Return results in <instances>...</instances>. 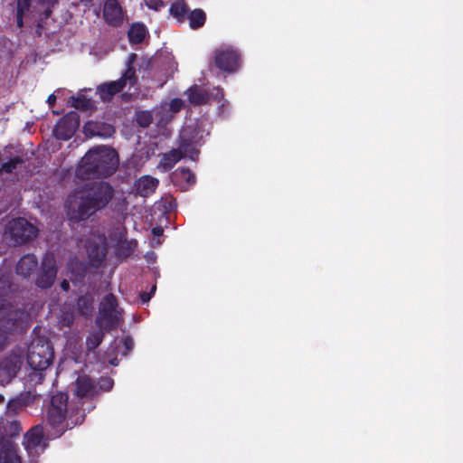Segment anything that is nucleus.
Instances as JSON below:
<instances>
[{
    "instance_id": "4468645a",
    "label": "nucleus",
    "mask_w": 463,
    "mask_h": 463,
    "mask_svg": "<svg viewBox=\"0 0 463 463\" xmlns=\"http://www.w3.org/2000/svg\"><path fill=\"white\" fill-rule=\"evenodd\" d=\"M103 19L107 24L113 27H118L123 24L124 12L118 0L105 1Z\"/></svg>"
},
{
    "instance_id": "0eeeda50",
    "label": "nucleus",
    "mask_w": 463,
    "mask_h": 463,
    "mask_svg": "<svg viewBox=\"0 0 463 463\" xmlns=\"http://www.w3.org/2000/svg\"><path fill=\"white\" fill-rule=\"evenodd\" d=\"M6 233L14 245H24L37 236L38 229L26 219L16 218L6 224Z\"/></svg>"
},
{
    "instance_id": "bb28decb",
    "label": "nucleus",
    "mask_w": 463,
    "mask_h": 463,
    "mask_svg": "<svg viewBox=\"0 0 463 463\" xmlns=\"http://www.w3.org/2000/svg\"><path fill=\"white\" fill-rule=\"evenodd\" d=\"M137 245V241H128L127 239H123L122 237H120L116 248V254L119 259H128L133 254Z\"/></svg>"
},
{
    "instance_id": "c03bdc74",
    "label": "nucleus",
    "mask_w": 463,
    "mask_h": 463,
    "mask_svg": "<svg viewBox=\"0 0 463 463\" xmlns=\"http://www.w3.org/2000/svg\"><path fill=\"white\" fill-rule=\"evenodd\" d=\"M163 229L161 227H155L152 229V233L155 236H161L163 234Z\"/></svg>"
},
{
    "instance_id": "72a5a7b5",
    "label": "nucleus",
    "mask_w": 463,
    "mask_h": 463,
    "mask_svg": "<svg viewBox=\"0 0 463 463\" xmlns=\"http://www.w3.org/2000/svg\"><path fill=\"white\" fill-rule=\"evenodd\" d=\"M175 175L180 180L185 181L188 185H194L196 183V176L189 168H178Z\"/></svg>"
},
{
    "instance_id": "6e6552de",
    "label": "nucleus",
    "mask_w": 463,
    "mask_h": 463,
    "mask_svg": "<svg viewBox=\"0 0 463 463\" xmlns=\"http://www.w3.org/2000/svg\"><path fill=\"white\" fill-rule=\"evenodd\" d=\"M203 145V130L195 126H184L180 130L178 146L191 159L197 156V146Z\"/></svg>"
},
{
    "instance_id": "7ed1b4c3",
    "label": "nucleus",
    "mask_w": 463,
    "mask_h": 463,
    "mask_svg": "<svg viewBox=\"0 0 463 463\" xmlns=\"http://www.w3.org/2000/svg\"><path fill=\"white\" fill-rule=\"evenodd\" d=\"M118 156L115 149L99 146L90 150L76 168L80 179L106 178L118 169Z\"/></svg>"
},
{
    "instance_id": "4c0bfd02",
    "label": "nucleus",
    "mask_w": 463,
    "mask_h": 463,
    "mask_svg": "<svg viewBox=\"0 0 463 463\" xmlns=\"http://www.w3.org/2000/svg\"><path fill=\"white\" fill-rule=\"evenodd\" d=\"M184 106V102L182 99L175 98L170 101L169 109L172 112H179Z\"/></svg>"
},
{
    "instance_id": "9d476101",
    "label": "nucleus",
    "mask_w": 463,
    "mask_h": 463,
    "mask_svg": "<svg viewBox=\"0 0 463 463\" xmlns=\"http://www.w3.org/2000/svg\"><path fill=\"white\" fill-rule=\"evenodd\" d=\"M58 268L53 253L46 252L43 258L40 271L35 279V285L42 289L52 287L57 277Z\"/></svg>"
},
{
    "instance_id": "8fccbe9b",
    "label": "nucleus",
    "mask_w": 463,
    "mask_h": 463,
    "mask_svg": "<svg viewBox=\"0 0 463 463\" xmlns=\"http://www.w3.org/2000/svg\"><path fill=\"white\" fill-rule=\"evenodd\" d=\"M51 13H52V11H51V10H46V11H45L46 16H49Z\"/></svg>"
},
{
    "instance_id": "37998d69",
    "label": "nucleus",
    "mask_w": 463,
    "mask_h": 463,
    "mask_svg": "<svg viewBox=\"0 0 463 463\" xmlns=\"http://www.w3.org/2000/svg\"><path fill=\"white\" fill-rule=\"evenodd\" d=\"M96 250H97V252L95 255H94L93 251H90L89 256L92 261H97L98 263H100L103 260L104 255L102 254L101 256H99V248L97 247Z\"/></svg>"
},
{
    "instance_id": "aec40b11",
    "label": "nucleus",
    "mask_w": 463,
    "mask_h": 463,
    "mask_svg": "<svg viewBox=\"0 0 463 463\" xmlns=\"http://www.w3.org/2000/svg\"><path fill=\"white\" fill-rule=\"evenodd\" d=\"M184 94L187 96L188 101L194 106L211 104L209 91L199 85L194 84L185 90Z\"/></svg>"
},
{
    "instance_id": "cd10ccee",
    "label": "nucleus",
    "mask_w": 463,
    "mask_h": 463,
    "mask_svg": "<svg viewBox=\"0 0 463 463\" xmlns=\"http://www.w3.org/2000/svg\"><path fill=\"white\" fill-rule=\"evenodd\" d=\"M94 298L90 294H85L78 298L77 309L83 317H90L94 310Z\"/></svg>"
},
{
    "instance_id": "423d86ee",
    "label": "nucleus",
    "mask_w": 463,
    "mask_h": 463,
    "mask_svg": "<svg viewBox=\"0 0 463 463\" xmlns=\"http://www.w3.org/2000/svg\"><path fill=\"white\" fill-rule=\"evenodd\" d=\"M137 81L136 69L129 62L126 71L117 80L104 82L97 87L96 94L104 102L110 101L114 96L121 92L128 83L131 87Z\"/></svg>"
},
{
    "instance_id": "c9c22d12",
    "label": "nucleus",
    "mask_w": 463,
    "mask_h": 463,
    "mask_svg": "<svg viewBox=\"0 0 463 463\" xmlns=\"http://www.w3.org/2000/svg\"><path fill=\"white\" fill-rule=\"evenodd\" d=\"M114 386V381L109 376H102L98 381V388L103 392H109Z\"/></svg>"
},
{
    "instance_id": "a878e982",
    "label": "nucleus",
    "mask_w": 463,
    "mask_h": 463,
    "mask_svg": "<svg viewBox=\"0 0 463 463\" xmlns=\"http://www.w3.org/2000/svg\"><path fill=\"white\" fill-rule=\"evenodd\" d=\"M147 34L146 27L141 23L133 24L128 31V38L131 44L141 43Z\"/></svg>"
},
{
    "instance_id": "f257e3e1",
    "label": "nucleus",
    "mask_w": 463,
    "mask_h": 463,
    "mask_svg": "<svg viewBox=\"0 0 463 463\" xmlns=\"http://www.w3.org/2000/svg\"><path fill=\"white\" fill-rule=\"evenodd\" d=\"M114 194L112 185L104 181L89 182L75 188L65 202L68 220L73 223L88 221L108 206Z\"/></svg>"
},
{
    "instance_id": "49530a36",
    "label": "nucleus",
    "mask_w": 463,
    "mask_h": 463,
    "mask_svg": "<svg viewBox=\"0 0 463 463\" xmlns=\"http://www.w3.org/2000/svg\"><path fill=\"white\" fill-rule=\"evenodd\" d=\"M48 104L52 107L56 102V96L54 94H51L47 99Z\"/></svg>"
},
{
    "instance_id": "58836bf2",
    "label": "nucleus",
    "mask_w": 463,
    "mask_h": 463,
    "mask_svg": "<svg viewBox=\"0 0 463 463\" xmlns=\"http://www.w3.org/2000/svg\"><path fill=\"white\" fill-rule=\"evenodd\" d=\"M8 429L11 436L19 435L20 431L22 430L21 424L18 420H13L9 422Z\"/></svg>"
},
{
    "instance_id": "a211bd4d",
    "label": "nucleus",
    "mask_w": 463,
    "mask_h": 463,
    "mask_svg": "<svg viewBox=\"0 0 463 463\" xmlns=\"http://www.w3.org/2000/svg\"><path fill=\"white\" fill-rule=\"evenodd\" d=\"M0 463H21L14 443L5 437L0 438Z\"/></svg>"
},
{
    "instance_id": "603ef678",
    "label": "nucleus",
    "mask_w": 463,
    "mask_h": 463,
    "mask_svg": "<svg viewBox=\"0 0 463 463\" xmlns=\"http://www.w3.org/2000/svg\"><path fill=\"white\" fill-rule=\"evenodd\" d=\"M112 365H117L116 361L111 362Z\"/></svg>"
},
{
    "instance_id": "f3484780",
    "label": "nucleus",
    "mask_w": 463,
    "mask_h": 463,
    "mask_svg": "<svg viewBox=\"0 0 463 463\" xmlns=\"http://www.w3.org/2000/svg\"><path fill=\"white\" fill-rule=\"evenodd\" d=\"M16 327L17 318L13 312L0 314V350L6 345L9 333L14 331Z\"/></svg>"
},
{
    "instance_id": "dca6fc26",
    "label": "nucleus",
    "mask_w": 463,
    "mask_h": 463,
    "mask_svg": "<svg viewBox=\"0 0 463 463\" xmlns=\"http://www.w3.org/2000/svg\"><path fill=\"white\" fill-rule=\"evenodd\" d=\"M39 262L37 257L33 253L22 256L16 263L15 271L18 276L24 279H29L38 269Z\"/></svg>"
},
{
    "instance_id": "1a4fd4ad",
    "label": "nucleus",
    "mask_w": 463,
    "mask_h": 463,
    "mask_svg": "<svg viewBox=\"0 0 463 463\" xmlns=\"http://www.w3.org/2000/svg\"><path fill=\"white\" fill-rule=\"evenodd\" d=\"M213 62L222 72H236L241 66V54L233 47H221L213 53Z\"/></svg>"
},
{
    "instance_id": "a18cd8bd",
    "label": "nucleus",
    "mask_w": 463,
    "mask_h": 463,
    "mask_svg": "<svg viewBox=\"0 0 463 463\" xmlns=\"http://www.w3.org/2000/svg\"><path fill=\"white\" fill-rule=\"evenodd\" d=\"M61 288L62 290L68 291L70 289V283H69V281L66 280V279H63L61 282Z\"/></svg>"
},
{
    "instance_id": "b1692460",
    "label": "nucleus",
    "mask_w": 463,
    "mask_h": 463,
    "mask_svg": "<svg viewBox=\"0 0 463 463\" xmlns=\"http://www.w3.org/2000/svg\"><path fill=\"white\" fill-rule=\"evenodd\" d=\"M43 432L40 429L33 428L31 429L24 438V446L28 453H33L36 451L38 448L41 447L43 443Z\"/></svg>"
},
{
    "instance_id": "ea45409f",
    "label": "nucleus",
    "mask_w": 463,
    "mask_h": 463,
    "mask_svg": "<svg viewBox=\"0 0 463 463\" xmlns=\"http://www.w3.org/2000/svg\"><path fill=\"white\" fill-rule=\"evenodd\" d=\"M146 5L149 9L159 11L165 5V3L163 0H147Z\"/></svg>"
},
{
    "instance_id": "c756f323",
    "label": "nucleus",
    "mask_w": 463,
    "mask_h": 463,
    "mask_svg": "<svg viewBox=\"0 0 463 463\" xmlns=\"http://www.w3.org/2000/svg\"><path fill=\"white\" fill-rule=\"evenodd\" d=\"M188 10V6L184 1H176L171 5L169 12L178 22L182 23L187 16Z\"/></svg>"
},
{
    "instance_id": "20e7f679",
    "label": "nucleus",
    "mask_w": 463,
    "mask_h": 463,
    "mask_svg": "<svg viewBox=\"0 0 463 463\" xmlns=\"http://www.w3.org/2000/svg\"><path fill=\"white\" fill-rule=\"evenodd\" d=\"M53 357V348L48 341L37 339L32 342L27 353V363L33 370L29 374L31 382L35 384L43 382V372L52 364Z\"/></svg>"
},
{
    "instance_id": "f8f14e48",
    "label": "nucleus",
    "mask_w": 463,
    "mask_h": 463,
    "mask_svg": "<svg viewBox=\"0 0 463 463\" xmlns=\"http://www.w3.org/2000/svg\"><path fill=\"white\" fill-rule=\"evenodd\" d=\"M80 126V116L76 111H70L61 118L53 128L56 138L69 140Z\"/></svg>"
},
{
    "instance_id": "e433bc0d",
    "label": "nucleus",
    "mask_w": 463,
    "mask_h": 463,
    "mask_svg": "<svg viewBox=\"0 0 463 463\" xmlns=\"http://www.w3.org/2000/svg\"><path fill=\"white\" fill-rule=\"evenodd\" d=\"M209 93L211 95V103L213 101L221 102L224 99L223 90L220 87L214 88Z\"/></svg>"
},
{
    "instance_id": "09e8293b",
    "label": "nucleus",
    "mask_w": 463,
    "mask_h": 463,
    "mask_svg": "<svg viewBox=\"0 0 463 463\" xmlns=\"http://www.w3.org/2000/svg\"><path fill=\"white\" fill-rule=\"evenodd\" d=\"M93 0H80L81 3H85V4H90L91 3Z\"/></svg>"
},
{
    "instance_id": "5701e85b",
    "label": "nucleus",
    "mask_w": 463,
    "mask_h": 463,
    "mask_svg": "<svg viewBox=\"0 0 463 463\" xmlns=\"http://www.w3.org/2000/svg\"><path fill=\"white\" fill-rule=\"evenodd\" d=\"M159 184L157 178L143 175L136 181L135 186L137 194L142 197L151 195Z\"/></svg>"
},
{
    "instance_id": "2eb2a0df",
    "label": "nucleus",
    "mask_w": 463,
    "mask_h": 463,
    "mask_svg": "<svg viewBox=\"0 0 463 463\" xmlns=\"http://www.w3.org/2000/svg\"><path fill=\"white\" fill-rule=\"evenodd\" d=\"M83 132L87 137L107 138L115 133V128L109 123L90 120L85 123Z\"/></svg>"
},
{
    "instance_id": "6ab92c4d",
    "label": "nucleus",
    "mask_w": 463,
    "mask_h": 463,
    "mask_svg": "<svg viewBox=\"0 0 463 463\" xmlns=\"http://www.w3.org/2000/svg\"><path fill=\"white\" fill-rule=\"evenodd\" d=\"M38 2H46L49 5H53L56 3V0H38ZM32 3L33 0H14L15 22L17 27L21 30L24 26V17L31 11Z\"/></svg>"
},
{
    "instance_id": "c85d7f7f",
    "label": "nucleus",
    "mask_w": 463,
    "mask_h": 463,
    "mask_svg": "<svg viewBox=\"0 0 463 463\" xmlns=\"http://www.w3.org/2000/svg\"><path fill=\"white\" fill-rule=\"evenodd\" d=\"M189 25L197 30L203 27L206 22V14L203 9L197 8L188 14Z\"/></svg>"
},
{
    "instance_id": "3c124183",
    "label": "nucleus",
    "mask_w": 463,
    "mask_h": 463,
    "mask_svg": "<svg viewBox=\"0 0 463 463\" xmlns=\"http://www.w3.org/2000/svg\"><path fill=\"white\" fill-rule=\"evenodd\" d=\"M112 365H117L116 361L111 362Z\"/></svg>"
},
{
    "instance_id": "f704fd0d",
    "label": "nucleus",
    "mask_w": 463,
    "mask_h": 463,
    "mask_svg": "<svg viewBox=\"0 0 463 463\" xmlns=\"http://www.w3.org/2000/svg\"><path fill=\"white\" fill-rule=\"evenodd\" d=\"M136 122L141 128H147L153 122L152 112L141 110L136 113Z\"/></svg>"
},
{
    "instance_id": "2f4dec72",
    "label": "nucleus",
    "mask_w": 463,
    "mask_h": 463,
    "mask_svg": "<svg viewBox=\"0 0 463 463\" xmlns=\"http://www.w3.org/2000/svg\"><path fill=\"white\" fill-rule=\"evenodd\" d=\"M71 100L72 107L82 111L91 110L94 107L92 101L85 95H80L78 97L72 96Z\"/></svg>"
},
{
    "instance_id": "ddd939ff",
    "label": "nucleus",
    "mask_w": 463,
    "mask_h": 463,
    "mask_svg": "<svg viewBox=\"0 0 463 463\" xmlns=\"http://www.w3.org/2000/svg\"><path fill=\"white\" fill-rule=\"evenodd\" d=\"M22 365V357L12 352L0 361V381L9 383L14 378Z\"/></svg>"
},
{
    "instance_id": "4be33fe9",
    "label": "nucleus",
    "mask_w": 463,
    "mask_h": 463,
    "mask_svg": "<svg viewBox=\"0 0 463 463\" xmlns=\"http://www.w3.org/2000/svg\"><path fill=\"white\" fill-rule=\"evenodd\" d=\"M35 395L31 392H23L7 402V411L16 414L20 410L34 402Z\"/></svg>"
},
{
    "instance_id": "f03ea898",
    "label": "nucleus",
    "mask_w": 463,
    "mask_h": 463,
    "mask_svg": "<svg viewBox=\"0 0 463 463\" xmlns=\"http://www.w3.org/2000/svg\"><path fill=\"white\" fill-rule=\"evenodd\" d=\"M95 408V404L88 408L69 409V395L65 392H56L50 394L46 404L45 417L47 423L55 430L58 436H61L67 430H71L81 424L85 420V411L90 412Z\"/></svg>"
},
{
    "instance_id": "de8ad7c7",
    "label": "nucleus",
    "mask_w": 463,
    "mask_h": 463,
    "mask_svg": "<svg viewBox=\"0 0 463 463\" xmlns=\"http://www.w3.org/2000/svg\"><path fill=\"white\" fill-rule=\"evenodd\" d=\"M5 402V397L3 394H0V404Z\"/></svg>"
},
{
    "instance_id": "39448f33",
    "label": "nucleus",
    "mask_w": 463,
    "mask_h": 463,
    "mask_svg": "<svg viewBox=\"0 0 463 463\" xmlns=\"http://www.w3.org/2000/svg\"><path fill=\"white\" fill-rule=\"evenodd\" d=\"M118 300L112 293L103 297L99 303V316L96 324L99 327L109 331L116 328L121 319V313L118 310Z\"/></svg>"
},
{
    "instance_id": "7c9ffc66",
    "label": "nucleus",
    "mask_w": 463,
    "mask_h": 463,
    "mask_svg": "<svg viewBox=\"0 0 463 463\" xmlns=\"http://www.w3.org/2000/svg\"><path fill=\"white\" fill-rule=\"evenodd\" d=\"M103 328L90 333L86 338V347L89 352L94 351L102 343L104 338Z\"/></svg>"
},
{
    "instance_id": "a19ab883",
    "label": "nucleus",
    "mask_w": 463,
    "mask_h": 463,
    "mask_svg": "<svg viewBox=\"0 0 463 463\" xmlns=\"http://www.w3.org/2000/svg\"><path fill=\"white\" fill-rule=\"evenodd\" d=\"M123 346L125 347V354L130 352L134 347V341L130 336H125L122 339Z\"/></svg>"
},
{
    "instance_id": "9b49d317",
    "label": "nucleus",
    "mask_w": 463,
    "mask_h": 463,
    "mask_svg": "<svg viewBox=\"0 0 463 463\" xmlns=\"http://www.w3.org/2000/svg\"><path fill=\"white\" fill-rule=\"evenodd\" d=\"M74 394L82 408H88L94 404L92 400L98 394L97 386L87 375H80L74 383Z\"/></svg>"
},
{
    "instance_id": "393cba45",
    "label": "nucleus",
    "mask_w": 463,
    "mask_h": 463,
    "mask_svg": "<svg viewBox=\"0 0 463 463\" xmlns=\"http://www.w3.org/2000/svg\"><path fill=\"white\" fill-rule=\"evenodd\" d=\"M184 156H188L186 153L178 146L177 148H173L169 152L165 153L160 160V165L165 171H168L180 161Z\"/></svg>"
},
{
    "instance_id": "79ce46f5",
    "label": "nucleus",
    "mask_w": 463,
    "mask_h": 463,
    "mask_svg": "<svg viewBox=\"0 0 463 463\" xmlns=\"http://www.w3.org/2000/svg\"><path fill=\"white\" fill-rule=\"evenodd\" d=\"M156 289V285H154V286L152 287V288H151V291H150V292H142V293L140 294V300H141V302H142L143 304L147 303V302L151 299L152 295L155 293Z\"/></svg>"
},
{
    "instance_id": "412c9836",
    "label": "nucleus",
    "mask_w": 463,
    "mask_h": 463,
    "mask_svg": "<svg viewBox=\"0 0 463 463\" xmlns=\"http://www.w3.org/2000/svg\"><path fill=\"white\" fill-rule=\"evenodd\" d=\"M12 287L11 276L8 273L0 270V314H6L11 311L16 317V312L12 310V307L7 303L3 297L6 296Z\"/></svg>"
},
{
    "instance_id": "473e14b6",
    "label": "nucleus",
    "mask_w": 463,
    "mask_h": 463,
    "mask_svg": "<svg viewBox=\"0 0 463 463\" xmlns=\"http://www.w3.org/2000/svg\"><path fill=\"white\" fill-rule=\"evenodd\" d=\"M23 157L16 156L12 157L9 161L4 163L0 167V175L2 173L12 174L14 169L17 168L18 165L24 164Z\"/></svg>"
}]
</instances>
